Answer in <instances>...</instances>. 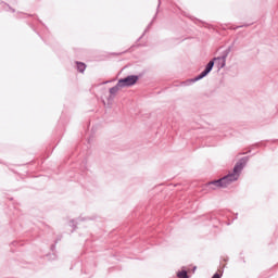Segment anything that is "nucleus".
Instances as JSON below:
<instances>
[{"label":"nucleus","instance_id":"obj_5","mask_svg":"<svg viewBox=\"0 0 278 278\" xmlns=\"http://www.w3.org/2000/svg\"><path fill=\"white\" fill-rule=\"evenodd\" d=\"M206 188H208V190H216V188H223V184L220 179L213 180L206 184Z\"/></svg>","mask_w":278,"mask_h":278},{"label":"nucleus","instance_id":"obj_14","mask_svg":"<svg viewBox=\"0 0 278 278\" xmlns=\"http://www.w3.org/2000/svg\"><path fill=\"white\" fill-rule=\"evenodd\" d=\"M77 220H86V218H81V217H79Z\"/></svg>","mask_w":278,"mask_h":278},{"label":"nucleus","instance_id":"obj_11","mask_svg":"<svg viewBox=\"0 0 278 278\" xmlns=\"http://www.w3.org/2000/svg\"><path fill=\"white\" fill-rule=\"evenodd\" d=\"M151 25H153V20L150 22V24L148 25L147 29L144 30V33L149 31V29L151 28Z\"/></svg>","mask_w":278,"mask_h":278},{"label":"nucleus","instance_id":"obj_20","mask_svg":"<svg viewBox=\"0 0 278 278\" xmlns=\"http://www.w3.org/2000/svg\"><path fill=\"white\" fill-rule=\"evenodd\" d=\"M142 36H144V35H141V37H140V38H142Z\"/></svg>","mask_w":278,"mask_h":278},{"label":"nucleus","instance_id":"obj_2","mask_svg":"<svg viewBox=\"0 0 278 278\" xmlns=\"http://www.w3.org/2000/svg\"><path fill=\"white\" fill-rule=\"evenodd\" d=\"M232 49H233V43L229 46L226 50H224L220 56L213 58L208 62V64H213L212 70L214 68V64H216L218 71H220L222 68H225V66H227V58H229V54L231 53Z\"/></svg>","mask_w":278,"mask_h":278},{"label":"nucleus","instance_id":"obj_18","mask_svg":"<svg viewBox=\"0 0 278 278\" xmlns=\"http://www.w3.org/2000/svg\"><path fill=\"white\" fill-rule=\"evenodd\" d=\"M142 36H144V35H141V37H140V38H142Z\"/></svg>","mask_w":278,"mask_h":278},{"label":"nucleus","instance_id":"obj_4","mask_svg":"<svg viewBox=\"0 0 278 278\" xmlns=\"http://www.w3.org/2000/svg\"><path fill=\"white\" fill-rule=\"evenodd\" d=\"M138 79H140L138 75H128L125 78H121L117 83L122 88H131V86L138 84Z\"/></svg>","mask_w":278,"mask_h":278},{"label":"nucleus","instance_id":"obj_19","mask_svg":"<svg viewBox=\"0 0 278 278\" xmlns=\"http://www.w3.org/2000/svg\"><path fill=\"white\" fill-rule=\"evenodd\" d=\"M142 36H144V35H141V37H140V38H142Z\"/></svg>","mask_w":278,"mask_h":278},{"label":"nucleus","instance_id":"obj_8","mask_svg":"<svg viewBox=\"0 0 278 278\" xmlns=\"http://www.w3.org/2000/svg\"><path fill=\"white\" fill-rule=\"evenodd\" d=\"M176 277H178V278H190V276H188V270H186V269L177 271Z\"/></svg>","mask_w":278,"mask_h":278},{"label":"nucleus","instance_id":"obj_12","mask_svg":"<svg viewBox=\"0 0 278 278\" xmlns=\"http://www.w3.org/2000/svg\"><path fill=\"white\" fill-rule=\"evenodd\" d=\"M4 5H7V8H9V10H11V12H15V10L12 9L11 7H9L8 4H4Z\"/></svg>","mask_w":278,"mask_h":278},{"label":"nucleus","instance_id":"obj_17","mask_svg":"<svg viewBox=\"0 0 278 278\" xmlns=\"http://www.w3.org/2000/svg\"><path fill=\"white\" fill-rule=\"evenodd\" d=\"M155 16H157V15H154L153 21H155Z\"/></svg>","mask_w":278,"mask_h":278},{"label":"nucleus","instance_id":"obj_16","mask_svg":"<svg viewBox=\"0 0 278 278\" xmlns=\"http://www.w3.org/2000/svg\"><path fill=\"white\" fill-rule=\"evenodd\" d=\"M197 270V267H193V271H195Z\"/></svg>","mask_w":278,"mask_h":278},{"label":"nucleus","instance_id":"obj_10","mask_svg":"<svg viewBox=\"0 0 278 278\" xmlns=\"http://www.w3.org/2000/svg\"><path fill=\"white\" fill-rule=\"evenodd\" d=\"M77 225H78L77 220H75V219L71 220V226L74 227V229L77 228Z\"/></svg>","mask_w":278,"mask_h":278},{"label":"nucleus","instance_id":"obj_1","mask_svg":"<svg viewBox=\"0 0 278 278\" xmlns=\"http://www.w3.org/2000/svg\"><path fill=\"white\" fill-rule=\"evenodd\" d=\"M248 163H249V156L241 157L235 164L232 173H229L228 175L219 178L222 188H227L228 186H231V184H233V181H238V179H240V173H242V170H244Z\"/></svg>","mask_w":278,"mask_h":278},{"label":"nucleus","instance_id":"obj_9","mask_svg":"<svg viewBox=\"0 0 278 278\" xmlns=\"http://www.w3.org/2000/svg\"><path fill=\"white\" fill-rule=\"evenodd\" d=\"M60 240H62V237L56 238L54 244L51 245L52 253L55 252V245L58 244V242H60Z\"/></svg>","mask_w":278,"mask_h":278},{"label":"nucleus","instance_id":"obj_15","mask_svg":"<svg viewBox=\"0 0 278 278\" xmlns=\"http://www.w3.org/2000/svg\"><path fill=\"white\" fill-rule=\"evenodd\" d=\"M160 4H161V0H159V5H157V8H160Z\"/></svg>","mask_w":278,"mask_h":278},{"label":"nucleus","instance_id":"obj_3","mask_svg":"<svg viewBox=\"0 0 278 278\" xmlns=\"http://www.w3.org/2000/svg\"><path fill=\"white\" fill-rule=\"evenodd\" d=\"M212 63H207L204 71L201 72L198 76L191 79H187L181 83V86H192V84H197V81H201L204 77H207L212 73Z\"/></svg>","mask_w":278,"mask_h":278},{"label":"nucleus","instance_id":"obj_7","mask_svg":"<svg viewBox=\"0 0 278 278\" xmlns=\"http://www.w3.org/2000/svg\"><path fill=\"white\" fill-rule=\"evenodd\" d=\"M76 68L78 73H85L86 72V63L76 61Z\"/></svg>","mask_w":278,"mask_h":278},{"label":"nucleus","instance_id":"obj_6","mask_svg":"<svg viewBox=\"0 0 278 278\" xmlns=\"http://www.w3.org/2000/svg\"><path fill=\"white\" fill-rule=\"evenodd\" d=\"M119 88L123 87L118 86V83L114 87L110 88L109 92L111 96L109 97V101H114V97H116V93L118 92Z\"/></svg>","mask_w":278,"mask_h":278},{"label":"nucleus","instance_id":"obj_13","mask_svg":"<svg viewBox=\"0 0 278 278\" xmlns=\"http://www.w3.org/2000/svg\"><path fill=\"white\" fill-rule=\"evenodd\" d=\"M249 25H242V26H237L236 29H240V27H248Z\"/></svg>","mask_w":278,"mask_h":278}]
</instances>
